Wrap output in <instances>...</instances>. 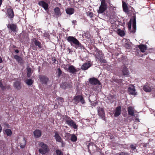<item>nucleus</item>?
Masks as SVG:
<instances>
[{
  "label": "nucleus",
  "mask_w": 155,
  "mask_h": 155,
  "mask_svg": "<svg viewBox=\"0 0 155 155\" xmlns=\"http://www.w3.org/2000/svg\"><path fill=\"white\" fill-rule=\"evenodd\" d=\"M25 82L27 85L29 86H31L33 83L34 81L31 79H27L26 80Z\"/></svg>",
  "instance_id": "nucleus-32"
},
{
  "label": "nucleus",
  "mask_w": 155,
  "mask_h": 155,
  "mask_svg": "<svg viewBox=\"0 0 155 155\" xmlns=\"http://www.w3.org/2000/svg\"><path fill=\"white\" fill-rule=\"evenodd\" d=\"M60 87L64 90L71 88L72 87V83L71 82H62L60 84Z\"/></svg>",
  "instance_id": "nucleus-6"
},
{
  "label": "nucleus",
  "mask_w": 155,
  "mask_h": 155,
  "mask_svg": "<svg viewBox=\"0 0 155 155\" xmlns=\"http://www.w3.org/2000/svg\"><path fill=\"white\" fill-rule=\"evenodd\" d=\"M53 61H54V62H55L56 61V59L54 58L53 59Z\"/></svg>",
  "instance_id": "nucleus-57"
},
{
  "label": "nucleus",
  "mask_w": 155,
  "mask_h": 155,
  "mask_svg": "<svg viewBox=\"0 0 155 155\" xmlns=\"http://www.w3.org/2000/svg\"><path fill=\"white\" fill-rule=\"evenodd\" d=\"M34 43L36 46H38L39 48H42L41 45V43L35 39L34 41Z\"/></svg>",
  "instance_id": "nucleus-35"
},
{
  "label": "nucleus",
  "mask_w": 155,
  "mask_h": 155,
  "mask_svg": "<svg viewBox=\"0 0 155 155\" xmlns=\"http://www.w3.org/2000/svg\"><path fill=\"white\" fill-rule=\"evenodd\" d=\"M136 17L134 16L133 17V19H132L133 21V28L131 29V21L132 20L131 19H130V21H129L128 24V28L130 31V32L133 33H134L136 31Z\"/></svg>",
  "instance_id": "nucleus-2"
},
{
  "label": "nucleus",
  "mask_w": 155,
  "mask_h": 155,
  "mask_svg": "<svg viewBox=\"0 0 155 155\" xmlns=\"http://www.w3.org/2000/svg\"><path fill=\"white\" fill-rule=\"evenodd\" d=\"M89 83L92 84L96 85L97 84H100V81L96 78H91L89 79Z\"/></svg>",
  "instance_id": "nucleus-12"
},
{
  "label": "nucleus",
  "mask_w": 155,
  "mask_h": 155,
  "mask_svg": "<svg viewBox=\"0 0 155 155\" xmlns=\"http://www.w3.org/2000/svg\"><path fill=\"white\" fill-rule=\"evenodd\" d=\"M20 39L22 41L26 40L27 39V35L22 33L20 35Z\"/></svg>",
  "instance_id": "nucleus-29"
},
{
  "label": "nucleus",
  "mask_w": 155,
  "mask_h": 155,
  "mask_svg": "<svg viewBox=\"0 0 155 155\" xmlns=\"http://www.w3.org/2000/svg\"><path fill=\"white\" fill-rule=\"evenodd\" d=\"M54 134L55 135H54V137H55V139L56 141L57 142H61L62 139L61 137L59 135L58 132H54Z\"/></svg>",
  "instance_id": "nucleus-18"
},
{
  "label": "nucleus",
  "mask_w": 155,
  "mask_h": 155,
  "mask_svg": "<svg viewBox=\"0 0 155 155\" xmlns=\"http://www.w3.org/2000/svg\"><path fill=\"white\" fill-rule=\"evenodd\" d=\"M91 66L90 63L87 62L81 66V69L83 70H85L87 69Z\"/></svg>",
  "instance_id": "nucleus-22"
},
{
  "label": "nucleus",
  "mask_w": 155,
  "mask_h": 155,
  "mask_svg": "<svg viewBox=\"0 0 155 155\" xmlns=\"http://www.w3.org/2000/svg\"><path fill=\"white\" fill-rule=\"evenodd\" d=\"M15 52L16 53H18L19 52V51L18 49H16L15 50Z\"/></svg>",
  "instance_id": "nucleus-52"
},
{
  "label": "nucleus",
  "mask_w": 155,
  "mask_h": 155,
  "mask_svg": "<svg viewBox=\"0 0 155 155\" xmlns=\"http://www.w3.org/2000/svg\"><path fill=\"white\" fill-rule=\"evenodd\" d=\"M7 28L10 29L12 31L15 32L17 27L16 24H8L7 25Z\"/></svg>",
  "instance_id": "nucleus-14"
},
{
  "label": "nucleus",
  "mask_w": 155,
  "mask_h": 155,
  "mask_svg": "<svg viewBox=\"0 0 155 155\" xmlns=\"http://www.w3.org/2000/svg\"><path fill=\"white\" fill-rule=\"evenodd\" d=\"M67 40L70 43L71 45L74 47L76 49L78 48L81 49L84 48L83 46L75 37L73 36H68L67 37Z\"/></svg>",
  "instance_id": "nucleus-1"
},
{
  "label": "nucleus",
  "mask_w": 155,
  "mask_h": 155,
  "mask_svg": "<svg viewBox=\"0 0 155 155\" xmlns=\"http://www.w3.org/2000/svg\"><path fill=\"white\" fill-rule=\"evenodd\" d=\"M67 119H65V122L69 126L75 129H77L78 128V125L76 123L72 120L69 117L66 116Z\"/></svg>",
  "instance_id": "nucleus-4"
},
{
  "label": "nucleus",
  "mask_w": 155,
  "mask_h": 155,
  "mask_svg": "<svg viewBox=\"0 0 155 155\" xmlns=\"http://www.w3.org/2000/svg\"><path fill=\"white\" fill-rule=\"evenodd\" d=\"M134 107L130 106L128 108V112L129 115L133 116L134 115Z\"/></svg>",
  "instance_id": "nucleus-25"
},
{
  "label": "nucleus",
  "mask_w": 155,
  "mask_h": 155,
  "mask_svg": "<svg viewBox=\"0 0 155 155\" xmlns=\"http://www.w3.org/2000/svg\"><path fill=\"white\" fill-rule=\"evenodd\" d=\"M143 89L145 91L148 92H150L151 91V89L148 84L144 85L143 87Z\"/></svg>",
  "instance_id": "nucleus-26"
},
{
  "label": "nucleus",
  "mask_w": 155,
  "mask_h": 155,
  "mask_svg": "<svg viewBox=\"0 0 155 155\" xmlns=\"http://www.w3.org/2000/svg\"><path fill=\"white\" fill-rule=\"evenodd\" d=\"M2 61H3L2 58L0 57V63H2Z\"/></svg>",
  "instance_id": "nucleus-51"
},
{
  "label": "nucleus",
  "mask_w": 155,
  "mask_h": 155,
  "mask_svg": "<svg viewBox=\"0 0 155 155\" xmlns=\"http://www.w3.org/2000/svg\"><path fill=\"white\" fill-rule=\"evenodd\" d=\"M5 131L8 136H10L11 135L12 131L11 130L8 129H6L5 130Z\"/></svg>",
  "instance_id": "nucleus-38"
},
{
  "label": "nucleus",
  "mask_w": 155,
  "mask_h": 155,
  "mask_svg": "<svg viewBox=\"0 0 155 155\" xmlns=\"http://www.w3.org/2000/svg\"><path fill=\"white\" fill-rule=\"evenodd\" d=\"M147 143L144 144H143V146L144 147H146L147 146Z\"/></svg>",
  "instance_id": "nucleus-54"
},
{
  "label": "nucleus",
  "mask_w": 155,
  "mask_h": 155,
  "mask_svg": "<svg viewBox=\"0 0 155 155\" xmlns=\"http://www.w3.org/2000/svg\"><path fill=\"white\" fill-rule=\"evenodd\" d=\"M73 100L74 103L76 104L79 102H81L82 104H84L85 103L83 97L81 95H78L74 97Z\"/></svg>",
  "instance_id": "nucleus-7"
},
{
  "label": "nucleus",
  "mask_w": 155,
  "mask_h": 155,
  "mask_svg": "<svg viewBox=\"0 0 155 155\" xmlns=\"http://www.w3.org/2000/svg\"><path fill=\"white\" fill-rule=\"evenodd\" d=\"M107 7L100 5L99 7V10L98 11V13H102L105 11Z\"/></svg>",
  "instance_id": "nucleus-27"
},
{
  "label": "nucleus",
  "mask_w": 155,
  "mask_h": 155,
  "mask_svg": "<svg viewBox=\"0 0 155 155\" xmlns=\"http://www.w3.org/2000/svg\"><path fill=\"white\" fill-rule=\"evenodd\" d=\"M98 115L103 120H105V114L104 108L98 107H97Z\"/></svg>",
  "instance_id": "nucleus-8"
},
{
  "label": "nucleus",
  "mask_w": 155,
  "mask_h": 155,
  "mask_svg": "<svg viewBox=\"0 0 155 155\" xmlns=\"http://www.w3.org/2000/svg\"><path fill=\"white\" fill-rule=\"evenodd\" d=\"M87 16H89L91 18L93 17V14L92 12H87Z\"/></svg>",
  "instance_id": "nucleus-45"
},
{
  "label": "nucleus",
  "mask_w": 155,
  "mask_h": 155,
  "mask_svg": "<svg viewBox=\"0 0 155 155\" xmlns=\"http://www.w3.org/2000/svg\"><path fill=\"white\" fill-rule=\"evenodd\" d=\"M26 144V142L25 138L21 141L20 143V147L21 148H23L25 146Z\"/></svg>",
  "instance_id": "nucleus-33"
},
{
  "label": "nucleus",
  "mask_w": 155,
  "mask_h": 155,
  "mask_svg": "<svg viewBox=\"0 0 155 155\" xmlns=\"http://www.w3.org/2000/svg\"><path fill=\"white\" fill-rule=\"evenodd\" d=\"M122 7L123 11L125 13L128 14L129 11L128 6L126 2H123Z\"/></svg>",
  "instance_id": "nucleus-23"
},
{
  "label": "nucleus",
  "mask_w": 155,
  "mask_h": 155,
  "mask_svg": "<svg viewBox=\"0 0 155 155\" xmlns=\"http://www.w3.org/2000/svg\"><path fill=\"white\" fill-rule=\"evenodd\" d=\"M117 34L118 35L120 36H124L125 35V33L124 31L120 29H118L117 30Z\"/></svg>",
  "instance_id": "nucleus-36"
},
{
  "label": "nucleus",
  "mask_w": 155,
  "mask_h": 155,
  "mask_svg": "<svg viewBox=\"0 0 155 155\" xmlns=\"http://www.w3.org/2000/svg\"><path fill=\"white\" fill-rule=\"evenodd\" d=\"M138 47L141 51L143 52H144L147 49L146 45L142 44L139 45Z\"/></svg>",
  "instance_id": "nucleus-30"
},
{
  "label": "nucleus",
  "mask_w": 155,
  "mask_h": 155,
  "mask_svg": "<svg viewBox=\"0 0 155 155\" xmlns=\"http://www.w3.org/2000/svg\"><path fill=\"white\" fill-rule=\"evenodd\" d=\"M27 76L28 78H30L32 74L31 69L30 67L27 68Z\"/></svg>",
  "instance_id": "nucleus-34"
},
{
  "label": "nucleus",
  "mask_w": 155,
  "mask_h": 155,
  "mask_svg": "<svg viewBox=\"0 0 155 155\" xmlns=\"http://www.w3.org/2000/svg\"><path fill=\"white\" fill-rule=\"evenodd\" d=\"M128 91L130 94L134 96L137 95V92H136L135 88L134 86L129 87Z\"/></svg>",
  "instance_id": "nucleus-11"
},
{
  "label": "nucleus",
  "mask_w": 155,
  "mask_h": 155,
  "mask_svg": "<svg viewBox=\"0 0 155 155\" xmlns=\"http://www.w3.org/2000/svg\"><path fill=\"white\" fill-rule=\"evenodd\" d=\"M7 16L11 20L14 17V14L12 8H9L8 9Z\"/></svg>",
  "instance_id": "nucleus-13"
},
{
  "label": "nucleus",
  "mask_w": 155,
  "mask_h": 155,
  "mask_svg": "<svg viewBox=\"0 0 155 155\" xmlns=\"http://www.w3.org/2000/svg\"><path fill=\"white\" fill-rule=\"evenodd\" d=\"M121 107L120 106H118L116 107L114 114V116L117 117L120 115L121 114Z\"/></svg>",
  "instance_id": "nucleus-17"
},
{
  "label": "nucleus",
  "mask_w": 155,
  "mask_h": 155,
  "mask_svg": "<svg viewBox=\"0 0 155 155\" xmlns=\"http://www.w3.org/2000/svg\"><path fill=\"white\" fill-rule=\"evenodd\" d=\"M58 75L57 76L58 78H59L61 75L62 74V71L60 68L58 69Z\"/></svg>",
  "instance_id": "nucleus-39"
},
{
  "label": "nucleus",
  "mask_w": 155,
  "mask_h": 155,
  "mask_svg": "<svg viewBox=\"0 0 155 155\" xmlns=\"http://www.w3.org/2000/svg\"><path fill=\"white\" fill-rule=\"evenodd\" d=\"M58 107V105L57 104H55L54 106V109H57Z\"/></svg>",
  "instance_id": "nucleus-50"
},
{
  "label": "nucleus",
  "mask_w": 155,
  "mask_h": 155,
  "mask_svg": "<svg viewBox=\"0 0 155 155\" xmlns=\"http://www.w3.org/2000/svg\"><path fill=\"white\" fill-rule=\"evenodd\" d=\"M74 9L71 8H68L65 9L66 13L69 15H71L74 13Z\"/></svg>",
  "instance_id": "nucleus-24"
},
{
  "label": "nucleus",
  "mask_w": 155,
  "mask_h": 155,
  "mask_svg": "<svg viewBox=\"0 0 155 155\" xmlns=\"http://www.w3.org/2000/svg\"><path fill=\"white\" fill-rule=\"evenodd\" d=\"M101 5L107 7V5L105 2V0H101Z\"/></svg>",
  "instance_id": "nucleus-43"
},
{
  "label": "nucleus",
  "mask_w": 155,
  "mask_h": 155,
  "mask_svg": "<svg viewBox=\"0 0 155 155\" xmlns=\"http://www.w3.org/2000/svg\"><path fill=\"white\" fill-rule=\"evenodd\" d=\"M60 142L61 143V146L62 147H64V143L63 141L62 140H61V142Z\"/></svg>",
  "instance_id": "nucleus-49"
},
{
  "label": "nucleus",
  "mask_w": 155,
  "mask_h": 155,
  "mask_svg": "<svg viewBox=\"0 0 155 155\" xmlns=\"http://www.w3.org/2000/svg\"><path fill=\"white\" fill-rule=\"evenodd\" d=\"M57 100L58 101V103L61 106L62 105L63 102H64V99L63 98L60 97H58L57 98Z\"/></svg>",
  "instance_id": "nucleus-31"
},
{
  "label": "nucleus",
  "mask_w": 155,
  "mask_h": 155,
  "mask_svg": "<svg viewBox=\"0 0 155 155\" xmlns=\"http://www.w3.org/2000/svg\"><path fill=\"white\" fill-rule=\"evenodd\" d=\"M16 1H18V0H15Z\"/></svg>",
  "instance_id": "nucleus-60"
},
{
  "label": "nucleus",
  "mask_w": 155,
  "mask_h": 155,
  "mask_svg": "<svg viewBox=\"0 0 155 155\" xmlns=\"http://www.w3.org/2000/svg\"><path fill=\"white\" fill-rule=\"evenodd\" d=\"M72 23L74 24V25H76V24L77 22V21L76 20H73L72 21Z\"/></svg>",
  "instance_id": "nucleus-48"
},
{
  "label": "nucleus",
  "mask_w": 155,
  "mask_h": 155,
  "mask_svg": "<svg viewBox=\"0 0 155 155\" xmlns=\"http://www.w3.org/2000/svg\"><path fill=\"white\" fill-rule=\"evenodd\" d=\"M71 134L69 133H66V136H70Z\"/></svg>",
  "instance_id": "nucleus-55"
},
{
  "label": "nucleus",
  "mask_w": 155,
  "mask_h": 155,
  "mask_svg": "<svg viewBox=\"0 0 155 155\" xmlns=\"http://www.w3.org/2000/svg\"><path fill=\"white\" fill-rule=\"evenodd\" d=\"M115 155H130L128 153L125 152H120L119 153H117L115 154Z\"/></svg>",
  "instance_id": "nucleus-41"
},
{
  "label": "nucleus",
  "mask_w": 155,
  "mask_h": 155,
  "mask_svg": "<svg viewBox=\"0 0 155 155\" xmlns=\"http://www.w3.org/2000/svg\"><path fill=\"white\" fill-rule=\"evenodd\" d=\"M136 120H137L139 122V120L137 118L136 119Z\"/></svg>",
  "instance_id": "nucleus-59"
},
{
  "label": "nucleus",
  "mask_w": 155,
  "mask_h": 155,
  "mask_svg": "<svg viewBox=\"0 0 155 155\" xmlns=\"http://www.w3.org/2000/svg\"><path fill=\"white\" fill-rule=\"evenodd\" d=\"M97 60L98 61H100V62L102 63H106L107 62L103 58V57H102L101 58H100Z\"/></svg>",
  "instance_id": "nucleus-44"
},
{
  "label": "nucleus",
  "mask_w": 155,
  "mask_h": 155,
  "mask_svg": "<svg viewBox=\"0 0 155 155\" xmlns=\"http://www.w3.org/2000/svg\"><path fill=\"white\" fill-rule=\"evenodd\" d=\"M54 12L57 17H58L61 15V13L60 12V9L58 7H56L54 8Z\"/></svg>",
  "instance_id": "nucleus-28"
},
{
  "label": "nucleus",
  "mask_w": 155,
  "mask_h": 155,
  "mask_svg": "<svg viewBox=\"0 0 155 155\" xmlns=\"http://www.w3.org/2000/svg\"><path fill=\"white\" fill-rule=\"evenodd\" d=\"M68 50L69 51V53L71 52V50L69 48H68Z\"/></svg>",
  "instance_id": "nucleus-53"
},
{
  "label": "nucleus",
  "mask_w": 155,
  "mask_h": 155,
  "mask_svg": "<svg viewBox=\"0 0 155 155\" xmlns=\"http://www.w3.org/2000/svg\"><path fill=\"white\" fill-rule=\"evenodd\" d=\"M14 87L17 89L19 90L21 89V83L20 81H17L14 83Z\"/></svg>",
  "instance_id": "nucleus-21"
},
{
  "label": "nucleus",
  "mask_w": 155,
  "mask_h": 155,
  "mask_svg": "<svg viewBox=\"0 0 155 155\" xmlns=\"http://www.w3.org/2000/svg\"><path fill=\"white\" fill-rule=\"evenodd\" d=\"M38 4L43 7L48 12V5L47 3L44 1H40L38 2Z\"/></svg>",
  "instance_id": "nucleus-10"
},
{
  "label": "nucleus",
  "mask_w": 155,
  "mask_h": 155,
  "mask_svg": "<svg viewBox=\"0 0 155 155\" xmlns=\"http://www.w3.org/2000/svg\"><path fill=\"white\" fill-rule=\"evenodd\" d=\"M65 69L68 72L73 74H76L78 71L74 67L71 65H66Z\"/></svg>",
  "instance_id": "nucleus-5"
},
{
  "label": "nucleus",
  "mask_w": 155,
  "mask_h": 155,
  "mask_svg": "<svg viewBox=\"0 0 155 155\" xmlns=\"http://www.w3.org/2000/svg\"><path fill=\"white\" fill-rule=\"evenodd\" d=\"M6 127H8V124H6Z\"/></svg>",
  "instance_id": "nucleus-58"
},
{
  "label": "nucleus",
  "mask_w": 155,
  "mask_h": 155,
  "mask_svg": "<svg viewBox=\"0 0 155 155\" xmlns=\"http://www.w3.org/2000/svg\"><path fill=\"white\" fill-rule=\"evenodd\" d=\"M4 85H3L2 82L0 81V88H1L2 90L3 89Z\"/></svg>",
  "instance_id": "nucleus-47"
},
{
  "label": "nucleus",
  "mask_w": 155,
  "mask_h": 155,
  "mask_svg": "<svg viewBox=\"0 0 155 155\" xmlns=\"http://www.w3.org/2000/svg\"><path fill=\"white\" fill-rule=\"evenodd\" d=\"M135 145H134V144H131L130 146V148L132 149V150H134L136 149V146Z\"/></svg>",
  "instance_id": "nucleus-46"
},
{
  "label": "nucleus",
  "mask_w": 155,
  "mask_h": 155,
  "mask_svg": "<svg viewBox=\"0 0 155 155\" xmlns=\"http://www.w3.org/2000/svg\"><path fill=\"white\" fill-rule=\"evenodd\" d=\"M57 155H63V153L60 150H57L55 151Z\"/></svg>",
  "instance_id": "nucleus-42"
},
{
  "label": "nucleus",
  "mask_w": 155,
  "mask_h": 155,
  "mask_svg": "<svg viewBox=\"0 0 155 155\" xmlns=\"http://www.w3.org/2000/svg\"><path fill=\"white\" fill-rule=\"evenodd\" d=\"M38 78L40 80V82L43 84H47L49 81V78L46 76L44 75H40Z\"/></svg>",
  "instance_id": "nucleus-9"
},
{
  "label": "nucleus",
  "mask_w": 155,
  "mask_h": 155,
  "mask_svg": "<svg viewBox=\"0 0 155 155\" xmlns=\"http://www.w3.org/2000/svg\"><path fill=\"white\" fill-rule=\"evenodd\" d=\"M14 58L19 63L21 64H23L24 62L23 59L19 56L15 55L14 56Z\"/></svg>",
  "instance_id": "nucleus-20"
},
{
  "label": "nucleus",
  "mask_w": 155,
  "mask_h": 155,
  "mask_svg": "<svg viewBox=\"0 0 155 155\" xmlns=\"http://www.w3.org/2000/svg\"><path fill=\"white\" fill-rule=\"evenodd\" d=\"M127 45L128 47H129L130 46V45L129 43H127Z\"/></svg>",
  "instance_id": "nucleus-56"
},
{
  "label": "nucleus",
  "mask_w": 155,
  "mask_h": 155,
  "mask_svg": "<svg viewBox=\"0 0 155 155\" xmlns=\"http://www.w3.org/2000/svg\"><path fill=\"white\" fill-rule=\"evenodd\" d=\"M71 140L72 142H75L77 140V137L74 134H72L71 137Z\"/></svg>",
  "instance_id": "nucleus-37"
},
{
  "label": "nucleus",
  "mask_w": 155,
  "mask_h": 155,
  "mask_svg": "<svg viewBox=\"0 0 155 155\" xmlns=\"http://www.w3.org/2000/svg\"><path fill=\"white\" fill-rule=\"evenodd\" d=\"M96 53L95 56L97 60H98L103 56V54H102V52L97 48L96 49Z\"/></svg>",
  "instance_id": "nucleus-16"
},
{
  "label": "nucleus",
  "mask_w": 155,
  "mask_h": 155,
  "mask_svg": "<svg viewBox=\"0 0 155 155\" xmlns=\"http://www.w3.org/2000/svg\"><path fill=\"white\" fill-rule=\"evenodd\" d=\"M39 145L41 147L39 149V152L42 154H44L48 152V148L47 145L42 142L39 143Z\"/></svg>",
  "instance_id": "nucleus-3"
},
{
  "label": "nucleus",
  "mask_w": 155,
  "mask_h": 155,
  "mask_svg": "<svg viewBox=\"0 0 155 155\" xmlns=\"http://www.w3.org/2000/svg\"><path fill=\"white\" fill-rule=\"evenodd\" d=\"M34 135L36 138L40 137L41 135V131L39 130H36L34 132Z\"/></svg>",
  "instance_id": "nucleus-19"
},
{
  "label": "nucleus",
  "mask_w": 155,
  "mask_h": 155,
  "mask_svg": "<svg viewBox=\"0 0 155 155\" xmlns=\"http://www.w3.org/2000/svg\"><path fill=\"white\" fill-rule=\"evenodd\" d=\"M121 71L124 75L129 74V71L125 65H123L121 67Z\"/></svg>",
  "instance_id": "nucleus-15"
},
{
  "label": "nucleus",
  "mask_w": 155,
  "mask_h": 155,
  "mask_svg": "<svg viewBox=\"0 0 155 155\" xmlns=\"http://www.w3.org/2000/svg\"><path fill=\"white\" fill-rule=\"evenodd\" d=\"M3 89H2V90H11V88L10 87V85H7L5 86H4Z\"/></svg>",
  "instance_id": "nucleus-40"
}]
</instances>
